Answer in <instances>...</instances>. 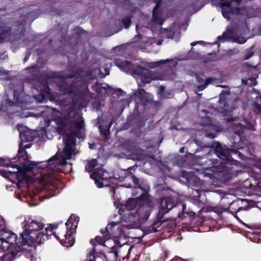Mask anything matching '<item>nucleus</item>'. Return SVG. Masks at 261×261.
Listing matches in <instances>:
<instances>
[{
  "instance_id": "obj_64",
  "label": "nucleus",
  "mask_w": 261,
  "mask_h": 261,
  "mask_svg": "<svg viewBox=\"0 0 261 261\" xmlns=\"http://www.w3.org/2000/svg\"><path fill=\"white\" fill-rule=\"evenodd\" d=\"M179 151L181 153H184L185 151V147H181L179 149Z\"/></svg>"
},
{
  "instance_id": "obj_61",
  "label": "nucleus",
  "mask_w": 261,
  "mask_h": 261,
  "mask_svg": "<svg viewBox=\"0 0 261 261\" xmlns=\"http://www.w3.org/2000/svg\"><path fill=\"white\" fill-rule=\"evenodd\" d=\"M29 57H30V55H26V56L24 57V59H23V61H24V62H27V61L28 60V59H29Z\"/></svg>"
},
{
  "instance_id": "obj_7",
  "label": "nucleus",
  "mask_w": 261,
  "mask_h": 261,
  "mask_svg": "<svg viewBox=\"0 0 261 261\" xmlns=\"http://www.w3.org/2000/svg\"><path fill=\"white\" fill-rule=\"evenodd\" d=\"M213 147L215 148L216 153L217 156L221 159L224 161L222 164H227L230 165H236L238 163V161L234 159L232 157V155L242 154L237 150L228 149L225 147H223L221 145V143H217L213 145Z\"/></svg>"
},
{
  "instance_id": "obj_63",
  "label": "nucleus",
  "mask_w": 261,
  "mask_h": 261,
  "mask_svg": "<svg viewBox=\"0 0 261 261\" xmlns=\"http://www.w3.org/2000/svg\"><path fill=\"white\" fill-rule=\"evenodd\" d=\"M32 12H30L26 14V15L24 16V18H28V17L31 15Z\"/></svg>"
},
{
  "instance_id": "obj_46",
  "label": "nucleus",
  "mask_w": 261,
  "mask_h": 261,
  "mask_svg": "<svg viewBox=\"0 0 261 261\" xmlns=\"http://www.w3.org/2000/svg\"><path fill=\"white\" fill-rule=\"evenodd\" d=\"M154 16L155 17H154V14H153V21L155 22L160 23L161 20V18L159 15L158 12H156L155 13H154Z\"/></svg>"
},
{
  "instance_id": "obj_1",
  "label": "nucleus",
  "mask_w": 261,
  "mask_h": 261,
  "mask_svg": "<svg viewBox=\"0 0 261 261\" xmlns=\"http://www.w3.org/2000/svg\"><path fill=\"white\" fill-rule=\"evenodd\" d=\"M24 70L30 73V75L25 78L27 82H36L41 86V87L38 86L39 94L35 95L34 97L38 102H42L45 99V93L47 96L49 95V74L42 73L40 67L37 64L28 67Z\"/></svg>"
},
{
  "instance_id": "obj_49",
  "label": "nucleus",
  "mask_w": 261,
  "mask_h": 261,
  "mask_svg": "<svg viewBox=\"0 0 261 261\" xmlns=\"http://www.w3.org/2000/svg\"><path fill=\"white\" fill-rule=\"evenodd\" d=\"M14 99L17 102H21V100L19 98V95L18 94L17 91L15 90L13 91Z\"/></svg>"
},
{
  "instance_id": "obj_60",
  "label": "nucleus",
  "mask_w": 261,
  "mask_h": 261,
  "mask_svg": "<svg viewBox=\"0 0 261 261\" xmlns=\"http://www.w3.org/2000/svg\"><path fill=\"white\" fill-rule=\"evenodd\" d=\"M182 176L183 177L188 179V177L187 176V173L185 171L182 172Z\"/></svg>"
},
{
  "instance_id": "obj_4",
  "label": "nucleus",
  "mask_w": 261,
  "mask_h": 261,
  "mask_svg": "<svg viewBox=\"0 0 261 261\" xmlns=\"http://www.w3.org/2000/svg\"><path fill=\"white\" fill-rule=\"evenodd\" d=\"M175 205V199L172 197H165L161 199L156 219L150 227V229L153 232H155L162 229V225L167 221L166 219H163L165 215L168 213Z\"/></svg>"
},
{
  "instance_id": "obj_23",
  "label": "nucleus",
  "mask_w": 261,
  "mask_h": 261,
  "mask_svg": "<svg viewBox=\"0 0 261 261\" xmlns=\"http://www.w3.org/2000/svg\"><path fill=\"white\" fill-rule=\"evenodd\" d=\"M151 211L149 208L145 206H142L138 208L137 213L140 219L144 221L147 220L150 214Z\"/></svg>"
},
{
  "instance_id": "obj_40",
  "label": "nucleus",
  "mask_w": 261,
  "mask_h": 261,
  "mask_svg": "<svg viewBox=\"0 0 261 261\" xmlns=\"http://www.w3.org/2000/svg\"><path fill=\"white\" fill-rule=\"evenodd\" d=\"M155 2L156 3L155 6H154L153 11H152V14L154 15V13L156 12H158V9L161 7V3L162 0H155ZM154 17H155L154 15Z\"/></svg>"
},
{
  "instance_id": "obj_12",
  "label": "nucleus",
  "mask_w": 261,
  "mask_h": 261,
  "mask_svg": "<svg viewBox=\"0 0 261 261\" xmlns=\"http://www.w3.org/2000/svg\"><path fill=\"white\" fill-rule=\"evenodd\" d=\"M242 199H238L236 201H233L230 203L229 210L233 214L234 217L238 220L241 221V218H239L238 215V213H240L242 211H248L251 207L249 204H247L246 206H242V204L243 202Z\"/></svg>"
},
{
  "instance_id": "obj_53",
  "label": "nucleus",
  "mask_w": 261,
  "mask_h": 261,
  "mask_svg": "<svg viewBox=\"0 0 261 261\" xmlns=\"http://www.w3.org/2000/svg\"><path fill=\"white\" fill-rule=\"evenodd\" d=\"M74 134L75 135V136L79 139L80 138H83V135H82V132L80 130H76L75 132H74Z\"/></svg>"
},
{
  "instance_id": "obj_24",
  "label": "nucleus",
  "mask_w": 261,
  "mask_h": 261,
  "mask_svg": "<svg viewBox=\"0 0 261 261\" xmlns=\"http://www.w3.org/2000/svg\"><path fill=\"white\" fill-rule=\"evenodd\" d=\"M25 166H28V164L25 163L22 164V167H21L19 165H18L17 164H12L11 163V165H10L9 167L15 168L17 169V172H13V173H15L16 174V177L17 178H19L20 175H21L23 178L24 176H25L26 173L27 172H29V171H27V170L25 169Z\"/></svg>"
},
{
  "instance_id": "obj_5",
  "label": "nucleus",
  "mask_w": 261,
  "mask_h": 261,
  "mask_svg": "<svg viewBox=\"0 0 261 261\" xmlns=\"http://www.w3.org/2000/svg\"><path fill=\"white\" fill-rule=\"evenodd\" d=\"M115 65L121 71L126 73H133L142 76V82L144 84L150 83L151 79L149 76V70L140 65L137 66L133 64L132 61L117 59L114 61Z\"/></svg>"
},
{
  "instance_id": "obj_25",
  "label": "nucleus",
  "mask_w": 261,
  "mask_h": 261,
  "mask_svg": "<svg viewBox=\"0 0 261 261\" xmlns=\"http://www.w3.org/2000/svg\"><path fill=\"white\" fill-rule=\"evenodd\" d=\"M138 202L136 198H129L125 202V208L127 211L133 210L137 207Z\"/></svg>"
},
{
  "instance_id": "obj_50",
  "label": "nucleus",
  "mask_w": 261,
  "mask_h": 261,
  "mask_svg": "<svg viewBox=\"0 0 261 261\" xmlns=\"http://www.w3.org/2000/svg\"><path fill=\"white\" fill-rule=\"evenodd\" d=\"M80 85L83 86L84 87V91H86L88 90V84L86 81H81L80 84Z\"/></svg>"
},
{
  "instance_id": "obj_47",
  "label": "nucleus",
  "mask_w": 261,
  "mask_h": 261,
  "mask_svg": "<svg viewBox=\"0 0 261 261\" xmlns=\"http://www.w3.org/2000/svg\"><path fill=\"white\" fill-rule=\"evenodd\" d=\"M75 75H76V74L71 73V74H65L64 75H62L61 77L62 79H63L64 80H66L67 79H72L74 77H75Z\"/></svg>"
},
{
  "instance_id": "obj_21",
  "label": "nucleus",
  "mask_w": 261,
  "mask_h": 261,
  "mask_svg": "<svg viewBox=\"0 0 261 261\" xmlns=\"http://www.w3.org/2000/svg\"><path fill=\"white\" fill-rule=\"evenodd\" d=\"M129 174H132V172L128 170L120 169L115 170L113 173L114 181H123L126 177L129 176Z\"/></svg>"
},
{
  "instance_id": "obj_29",
  "label": "nucleus",
  "mask_w": 261,
  "mask_h": 261,
  "mask_svg": "<svg viewBox=\"0 0 261 261\" xmlns=\"http://www.w3.org/2000/svg\"><path fill=\"white\" fill-rule=\"evenodd\" d=\"M121 22L122 24L124 25V28L127 29L129 28L131 22H132V17L131 16H126L121 19Z\"/></svg>"
},
{
  "instance_id": "obj_8",
  "label": "nucleus",
  "mask_w": 261,
  "mask_h": 261,
  "mask_svg": "<svg viewBox=\"0 0 261 261\" xmlns=\"http://www.w3.org/2000/svg\"><path fill=\"white\" fill-rule=\"evenodd\" d=\"M220 6L221 8L223 16L227 19H230V15H242L244 12V8L233 7V3H240L241 0H220Z\"/></svg>"
},
{
  "instance_id": "obj_27",
  "label": "nucleus",
  "mask_w": 261,
  "mask_h": 261,
  "mask_svg": "<svg viewBox=\"0 0 261 261\" xmlns=\"http://www.w3.org/2000/svg\"><path fill=\"white\" fill-rule=\"evenodd\" d=\"M13 232L8 231L5 229H3L0 230V236H1V243H3L9 240V237L13 233Z\"/></svg>"
},
{
  "instance_id": "obj_11",
  "label": "nucleus",
  "mask_w": 261,
  "mask_h": 261,
  "mask_svg": "<svg viewBox=\"0 0 261 261\" xmlns=\"http://www.w3.org/2000/svg\"><path fill=\"white\" fill-rule=\"evenodd\" d=\"M117 223L111 222L108 224L107 227L104 230H101L102 236H96L94 240V243H95L96 246L98 245H103L105 242L112 237H114L113 233V228L115 225H117Z\"/></svg>"
},
{
  "instance_id": "obj_37",
  "label": "nucleus",
  "mask_w": 261,
  "mask_h": 261,
  "mask_svg": "<svg viewBox=\"0 0 261 261\" xmlns=\"http://www.w3.org/2000/svg\"><path fill=\"white\" fill-rule=\"evenodd\" d=\"M149 192H144L138 198H137L138 202L139 201H147L148 199Z\"/></svg>"
},
{
  "instance_id": "obj_18",
  "label": "nucleus",
  "mask_w": 261,
  "mask_h": 261,
  "mask_svg": "<svg viewBox=\"0 0 261 261\" xmlns=\"http://www.w3.org/2000/svg\"><path fill=\"white\" fill-rule=\"evenodd\" d=\"M203 76H204L203 74H200L198 73H196L195 74V77H196V81L198 83H201L203 82L204 81V84L200 85L197 86V90L198 91H201L203 90L204 89H205L208 86V85L209 84H210L212 82H213L215 80L214 78L211 77H208L204 80L203 79Z\"/></svg>"
},
{
  "instance_id": "obj_19",
  "label": "nucleus",
  "mask_w": 261,
  "mask_h": 261,
  "mask_svg": "<svg viewBox=\"0 0 261 261\" xmlns=\"http://www.w3.org/2000/svg\"><path fill=\"white\" fill-rule=\"evenodd\" d=\"M37 135L38 134L36 130L31 129L24 130L19 134L21 140L28 142L33 141Z\"/></svg>"
},
{
  "instance_id": "obj_58",
  "label": "nucleus",
  "mask_w": 261,
  "mask_h": 261,
  "mask_svg": "<svg viewBox=\"0 0 261 261\" xmlns=\"http://www.w3.org/2000/svg\"><path fill=\"white\" fill-rule=\"evenodd\" d=\"M131 3L130 0H122L121 4L125 5V4H128L129 5Z\"/></svg>"
},
{
  "instance_id": "obj_20",
  "label": "nucleus",
  "mask_w": 261,
  "mask_h": 261,
  "mask_svg": "<svg viewBox=\"0 0 261 261\" xmlns=\"http://www.w3.org/2000/svg\"><path fill=\"white\" fill-rule=\"evenodd\" d=\"M117 247L114 245L111 248L110 251L104 253L105 259L106 261H117V258L119 257Z\"/></svg>"
},
{
  "instance_id": "obj_30",
  "label": "nucleus",
  "mask_w": 261,
  "mask_h": 261,
  "mask_svg": "<svg viewBox=\"0 0 261 261\" xmlns=\"http://www.w3.org/2000/svg\"><path fill=\"white\" fill-rule=\"evenodd\" d=\"M137 188H140L143 192H149V186L143 179H141L140 184L137 186Z\"/></svg>"
},
{
  "instance_id": "obj_26",
  "label": "nucleus",
  "mask_w": 261,
  "mask_h": 261,
  "mask_svg": "<svg viewBox=\"0 0 261 261\" xmlns=\"http://www.w3.org/2000/svg\"><path fill=\"white\" fill-rule=\"evenodd\" d=\"M65 135H66V138L65 139V146L73 147L75 144V139L73 135L70 134H67L66 133Z\"/></svg>"
},
{
  "instance_id": "obj_2",
  "label": "nucleus",
  "mask_w": 261,
  "mask_h": 261,
  "mask_svg": "<svg viewBox=\"0 0 261 261\" xmlns=\"http://www.w3.org/2000/svg\"><path fill=\"white\" fill-rule=\"evenodd\" d=\"M44 226V224L35 220H32L30 223H27L24 226L23 231L20 233L22 240L25 239L28 242V246H36V244L40 245L47 240V231L49 227L45 228L46 233L42 232H38L42 229Z\"/></svg>"
},
{
  "instance_id": "obj_22",
  "label": "nucleus",
  "mask_w": 261,
  "mask_h": 261,
  "mask_svg": "<svg viewBox=\"0 0 261 261\" xmlns=\"http://www.w3.org/2000/svg\"><path fill=\"white\" fill-rule=\"evenodd\" d=\"M59 90L64 94H71L73 92L74 83L68 84L66 82H63L59 86Z\"/></svg>"
},
{
  "instance_id": "obj_45",
  "label": "nucleus",
  "mask_w": 261,
  "mask_h": 261,
  "mask_svg": "<svg viewBox=\"0 0 261 261\" xmlns=\"http://www.w3.org/2000/svg\"><path fill=\"white\" fill-rule=\"evenodd\" d=\"M22 145V143H20V144H19V149L18 150V154H17V156H19V158L21 156L22 154L23 153H27V152L25 150V149H24V148L21 147Z\"/></svg>"
},
{
  "instance_id": "obj_59",
  "label": "nucleus",
  "mask_w": 261,
  "mask_h": 261,
  "mask_svg": "<svg viewBox=\"0 0 261 261\" xmlns=\"http://www.w3.org/2000/svg\"><path fill=\"white\" fill-rule=\"evenodd\" d=\"M206 155H207V153H203V154H202V155H196V156H197V158H200V159H202V158H204V156H206Z\"/></svg>"
},
{
  "instance_id": "obj_35",
  "label": "nucleus",
  "mask_w": 261,
  "mask_h": 261,
  "mask_svg": "<svg viewBox=\"0 0 261 261\" xmlns=\"http://www.w3.org/2000/svg\"><path fill=\"white\" fill-rule=\"evenodd\" d=\"M10 165H11L10 160L0 158V166L9 167Z\"/></svg>"
},
{
  "instance_id": "obj_52",
  "label": "nucleus",
  "mask_w": 261,
  "mask_h": 261,
  "mask_svg": "<svg viewBox=\"0 0 261 261\" xmlns=\"http://www.w3.org/2000/svg\"><path fill=\"white\" fill-rule=\"evenodd\" d=\"M217 136V134L216 133H208L205 134V136L210 138L211 139H214Z\"/></svg>"
},
{
  "instance_id": "obj_31",
  "label": "nucleus",
  "mask_w": 261,
  "mask_h": 261,
  "mask_svg": "<svg viewBox=\"0 0 261 261\" xmlns=\"http://www.w3.org/2000/svg\"><path fill=\"white\" fill-rule=\"evenodd\" d=\"M182 216L179 217L181 218V219L186 217V216L185 215V214H187V216L189 217L190 218L195 215V213L193 212H187L186 211V205L185 204H183L182 205Z\"/></svg>"
},
{
  "instance_id": "obj_48",
  "label": "nucleus",
  "mask_w": 261,
  "mask_h": 261,
  "mask_svg": "<svg viewBox=\"0 0 261 261\" xmlns=\"http://www.w3.org/2000/svg\"><path fill=\"white\" fill-rule=\"evenodd\" d=\"M44 121L45 123V126L44 127V132L46 134L47 128L49 126V117L47 116H46L45 118H44Z\"/></svg>"
},
{
  "instance_id": "obj_3",
  "label": "nucleus",
  "mask_w": 261,
  "mask_h": 261,
  "mask_svg": "<svg viewBox=\"0 0 261 261\" xmlns=\"http://www.w3.org/2000/svg\"><path fill=\"white\" fill-rule=\"evenodd\" d=\"M79 221V217L74 214H71L65 223L66 230L65 233L53 232V234L55 238L59 241L62 245L64 247H69L72 246L75 243L74 233Z\"/></svg>"
},
{
  "instance_id": "obj_44",
  "label": "nucleus",
  "mask_w": 261,
  "mask_h": 261,
  "mask_svg": "<svg viewBox=\"0 0 261 261\" xmlns=\"http://www.w3.org/2000/svg\"><path fill=\"white\" fill-rule=\"evenodd\" d=\"M212 121H211V119L210 117H204V118H202V121H201V123H202V125H209L211 124Z\"/></svg>"
},
{
  "instance_id": "obj_42",
  "label": "nucleus",
  "mask_w": 261,
  "mask_h": 261,
  "mask_svg": "<svg viewBox=\"0 0 261 261\" xmlns=\"http://www.w3.org/2000/svg\"><path fill=\"white\" fill-rule=\"evenodd\" d=\"M60 224H62V221H60L59 222H58V223H50V232L52 231V232H53V230L57 228L59 225ZM51 235H53L54 234H53V233H50V237L51 236Z\"/></svg>"
},
{
  "instance_id": "obj_16",
  "label": "nucleus",
  "mask_w": 261,
  "mask_h": 261,
  "mask_svg": "<svg viewBox=\"0 0 261 261\" xmlns=\"http://www.w3.org/2000/svg\"><path fill=\"white\" fill-rule=\"evenodd\" d=\"M23 250L17 247V249L8 248V250L2 256L3 261H13L20 256Z\"/></svg>"
},
{
  "instance_id": "obj_38",
  "label": "nucleus",
  "mask_w": 261,
  "mask_h": 261,
  "mask_svg": "<svg viewBox=\"0 0 261 261\" xmlns=\"http://www.w3.org/2000/svg\"><path fill=\"white\" fill-rule=\"evenodd\" d=\"M137 94L138 97L141 99H143L145 98L146 92L144 89L139 88Z\"/></svg>"
},
{
  "instance_id": "obj_13",
  "label": "nucleus",
  "mask_w": 261,
  "mask_h": 261,
  "mask_svg": "<svg viewBox=\"0 0 261 261\" xmlns=\"http://www.w3.org/2000/svg\"><path fill=\"white\" fill-rule=\"evenodd\" d=\"M9 240H8L6 243L9 244L7 246L8 248L11 249H17V247L20 248V249L23 250L22 247L24 245L28 246V242L25 239V240H22V237L20 234L19 239L17 238V236L14 232L9 237Z\"/></svg>"
},
{
  "instance_id": "obj_51",
  "label": "nucleus",
  "mask_w": 261,
  "mask_h": 261,
  "mask_svg": "<svg viewBox=\"0 0 261 261\" xmlns=\"http://www.w3.org/2000/svg\"><path fill=\"white\" fill-rule=\"evenodd\" d=\"M254 111L257 113H261V105L255 103L254 105Z\"/></svg>"
},
{
  "instance_id": "obj_6",
  "label": "nucleus",
  "mask_w": 261,
  "mask_h": 261,
  "mask_svg": "<svg viewBox=\"0 0 261 261\" xmlns=\"http://www.w3.org/2000/svg\"><path fill=\"white\" fill-rule=\"evenodd\" d=\"M27 171H36L40 173L41 182H49V159L44 161H29L28 166H25Z\"/></svg>"
},
{
  "instance_id": "obj_15",
  "label": "nucleus",
  "mask_w": 261,
  "mask_h": 261,
  "mask_svg": "<svg viewBox=\"0 0 261 261\" xmlns=\"http://www.w3.org/2000/svg\"><path fill=\"white\" fill-rule=\"evenodd\" d=\"M93 240H91L90 242L93 245L92 249L89 251L87 254V261H106L105 256L103 253L101 252H96V244L94 243Z\"/></svg>"
},
{
  "instance_id": "obj_14",
  "label": "nucleus",
  "mask_w": 261,
  "mask_h": 261,
  "mask_svg": "<svg viewBox=\"0 0 261 261\" xmlns=\"http://www.w3.org/2000/svg\"><path fill=\"white\" fill-rule=\"evenodd\" d=\"M74 149L73 147L65 146L63 150V156L61 159L58 158V156L54 155L50 158V162L58 160V163L62 166H65L67 164L66 161L71 158Z\"/></svg>"
},
{
  "instance_id": "obj_32",
  "label": "nucleus",
  "mask_w": 261,
  "mask_h": 261,
  "mask_svg": "<svg viewBox=\"0 0 261 261\" xmlns=\"http://www.w3.org/2000/svg\"><path fill=\"white\" fill-rule=\"evenodd\" d=\"M9 34V31L4 29L3 27L0 26V41H2L7 38Z\"/></svg>"
},
{
  "instance_id": "obj_34",
  "label": "nucleus",
  "mask_w": 261,
  "mask_h": 261,
  "mask_svg": "<svg viewBox=\"0 0 261 261\" xmlns=\"http://www.w3.org/2000/svg\"><path fill=\"white\" fill-rule=\"evenodd\" d=\"M93 90L96 92L98 94L102 93V84L96 82L92 87Z\"/></svg>"
},
{
  "instance_id": "obj_57",
  "label": "nucleus",
  "mask_w": 261,
  "mask_h": 261,
  "mask_svg": "<svg viewBox=\"0 0 261 261\" xmlns=\"http://www.w3.org/2000/svg\"><path fill=\"white\" fill-rule=\"evenodd\" d=\"M225 37V34L224 33L222 36H218V39L220 41H223Z\"/></svg>"
},
{
  "instance_id": "obj_55",
  "label": "nucleus",
  "mask_w": 261,
  "mask_h": 261,
  "mask_svg": "<svg viewBox=\"0 0 261 261\" xmlns=\"http://www.w3.org/2000/svg\"><path fill=\"white\" fill-rule=\"evenodd\" d=\"M248 211H246V212L242 211L240 213H238V215L239 216L240 218V217H241L242 218H243L246 215V213Z\"/></svg>"
},
{
  "instance_id": "obj_41",
  "label": "nucleus",
  "mask_w": 261,
  "mask_h": 261,
  "mask_svg": "<svg viewBox=\"0 0 261 261\" xmlns=\"http://www.w3.org/2000/svg\"><path fill=\"white\" fill-rule=\"evenodd\" d=\"M172 61V60L169 59H166V60H161L159 61H156L155 62H154L153 64H154V67H158L161 65H163L166 63H169V62Z\"/></svg>"
},
{
  "instance_id": "obj_28",
  "label": "nucleus",
  "mask_w": 261,
  "mask_h": 261,
  "mask_svg": "<svg viewBox=\"0 0 261 261\" xmlns=\"http://www.w3.org/2000/svg\"><path fill=\"white\" fill-rule=\"evenodd\" d=\"M97 164V161L96 159H92L91 161H89L87 164L85 165V171L88 172H91L96 167Z\"/></svg>"
},
{
  "instance_id": "obj_43",
  "label": "nucleus",
  "mask_w": 261,
  "mask_h": 261,
  "mask_svg": "<svg viewBox=\"0 0 261 261\" xmlns=\"http://www.w3.org/2000/svg\"><path fill=\"white\" fill-rule=\"evenodd\" d=\"M83 121H75L74 122V126L77 129V130H80L82 128L84 127L83 125Z\"/></svg>"
},
{
  "instance_id": "obj_17",
  "label": "nucleus",
  "mask_w": 261,
  "mask_h": 261,
  "mask_svg": "<svg viewBox=\"0 0 261 261\" xmlns=\"http://www.w3.org/2000/svg\"><path fill=\"white\" fill-rule=\"evenodd\" d=\"M53 169L52 165L50 164V171ZM60 183L59 180H54L53 179L51 171H50V198L56 196L60 193V189L58 185Z\"/></svg>"
},
{
  "instance_id": "obj_56",
  "label": "nucleus",
  "mask_w": 261,
  "mask_h": 261,
  "mask_svg": "<svg viewBox=\"0 0 261 261\" xmlns=\"http://www.w3.org/2000/svg\"><path fill=\"white\" fill-rule=\"evenodd\" d=\"M8 74V71L4 70L3 69H0V76L1 75H7Z\"/></svg>"
},
{
  "instance_id": "obj_10",
  "label": "nucleus",
  "mask_w": 261,
  "mask_h": 261,
  "mask_svg": "<svg viewBox=\"0 0 261 261\" xmlns=\"http://www.w3.org/2000/svg\"><path fill=\"white\" fill-rule=\"evenodd\" d=\"M58 114H53L50 123L51 121H55L57 124L56 131L58 134L64 136L66 134V127L70 123V118L58 112Z\"/></svg>"
},
{
  "instance_id": "obj_54",
  "label": "nucleus",
  "mask_w": 261,
  "mask_h": 261,
  "mask_svg": "<svg viewBox=\"0 0 261 261\" xmlns=\"http://www.w3.org/2000/svg\"><path fill=\"white\" fill-rule=\"evenodd\" d=\"M111 87L108 84H102V89H104V90H108L109 89H111Z\"/></svg>"
},
{
  "instance_id": "obj_36",
  "label": "nucleus",
  "mask_w": 261,
  "mask_h": 261,
  "mask_svg": "<svg viewBox=\"0 0 261 261\" xmlns=\"http://www.w3.org/2000/svg\"><path fill=\"white\" fill-rule=\"evenodd\" d=\"M200 192L201 190H196L195 191V194L194 193V197L195 198L194 199V201L196 203H197L198 205H199V204L201 203V201L199 199V197L200 196Z\"/></svg>"
},
{
  "instance_id": "obj_39",
  "label": "nucleus",
  "mask_w": 261,
  "mask_h": 261,
  "mask_svg": "<svg viewBox=\"0 0 261 261\" xmlns=\"http://www.w3.org/2000/svg\"><path fill=\"white\" fill-rule=\"evenodd\" d=\"M129 176H131L132 180L135 185V187H137V186L140 184L141 179L135 176L132 172V174H129Z\"/></svg>"
},
{
  "instance_id": "obj_9",
  "label": "nucleus",
  "mask_w": 261,
  "mask_h": 261,
  "mask_svg": "<svg viewBox=\"0 0 261 261\" xmlns=\"http://www.w3.org/2000/svg\"><path fill=\"white\" fill-rule=\"evenodd\" d=\"M90 177L94 180L98 188L109 186L114 182L113 175H110L106 171L101 169H96L91 174Z\"/></svg>"
},
{
  "instance_id": "obj_62",
  "label": "nucleus",
  "mask_w": 261,
  "mask_h": 261,
  "mask_svg": "<svg viewBox=\"0 0 261 261\" xmlns=\"http://www.w3.org/2000/svg\"><path fill=\"white\" fill-rule=\"evenodd\" d=\"M204 150V149L203 148H198L196 150L195 152H194V153H196L199 151H203Z\"/></svg>"
},
{
  "instance_id": "obj_33",
  "label": "nucleus",
  "mask_w": 261,
  "mask_h": 261,
  "mask_svg": "<svg viewBox=\"0 0 261 261\" xmlns=\"http://www.w3.org/2000/svg\"><path fill=\"white\" fill-rule=\"evenodd\" d=\"M99 131L100 134H102L104 138L107 139L109 138V136L110 135V130L109 128H104L102 125L99 126Z\"/></svg>"
}]
</instances>
